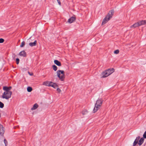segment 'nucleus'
I'll return each instance as SVG.
<instances>
[{
  "label": "nucleus",
  "instance_id": "4468645a",
  "mask_svg": "<svg viewBox=\"0 0 146 146\" xmlns=\"http://www.w3.org/2000/svg\"><path fill=\"white\" fill-rule=\"evenodd\" d=\"M36 40H35L33 42H30L29 43V45L31 47L35 46L36 45Z\"/></svg>",
  "mask_w": 146,
  "mask_h": 146
},
{
  "label": "nucleus",
  "instance_id": "f3484780",
  "mask_svg": "<svg viewBox=\"0 0 146 146\" xmlns=\"http://www.w3.org/2000/svg\"><path fill=\"white\" fill-rule=\"evenodd\" d=\"M52 86V87L55 89L56 88L58 87V86L57 84L55 83H54Z\"/></svg>",
  "mask_w": 146,
  "mask_h": 146
},
{
  "label": "nucleus",
  "instance_id": "4be33fe9",
  "mask_svg": "<svg viewBox=\"0 0 146 146\" xmlns=\"http://www.w3.org/2000/svg\"><path fill=\"white\" fill-rule=\"evenodd\" d=\"M25 43L24 41H23L21 43V45L20 46V47H23L25 45Z\"/></svg>",
  "mask_w": 146,
  "mask_h": 146
},
{
  "label": "nucleus",
  "instance_id": "a878e982",
  "mask_svg": "<svg viewBox=\"0 0 146 146\" xmlns=\"http://www.w3.org/2000/svg\"><path fill=\"white\" fill-rule=\"evenodd\" d=\"M19 58H17L16 59V63L17 64H18L19 63Z\"/></svg>",
  "mask_w": 146,
  "mask_h": 146
},
{
  "label": "nucleus",
  "instance_id": "9d476101",
  "mask_svg": "<svg viewBox=\"0 0 146 146\" xmlns=\"http://www.w3.org/2000/svg\"><path fill=\"white\" fill-rule=\"evenodd\" d=\"M54 62L55 64L58 66H61V62L57 60H54Z\"/></svg>",
  "mask_w": 146,
  "mask_h": 146
},
{
  "label": "nucleus",
  "instance_id": "cd10ccee",
  "mask_svg": "<svg viewBox=\"0 0 146 146\" xmlns=\"http://www.w3.org/2000/svg\"><path fill=\"white\" fill-rule=\"evenodd\" d=\"M4 39L2 38H0V43H2L4 41Z\"/></svg>",
  "mask_w": 146,
  "mask_h": 146
},
{
  "label": "nucleus",
  "instance_id": "dca6fc26",
  "mask_svg": "<svg viewBox=\"0 0 146 146\" xmlns=\"http://www.w3.org/2000/svg\"><path fill=\"white\" fill-rule=\"evenodd\" d=\"M27 91L29 92H30L32 90V88L30 86H28L27 88Z\"/></svg>",
  "mask_w": 146,
  "mask_h": 146
},
{
  "label": "nucleus",
  "instance_id": "aec40b11",
  "mask_svg": "<svg viewBox=\"0 0 146 146\" xmlns=\"http://www.w3.org/2000/svg\"><path fill=\"white\" fill-rule=\"evenodd\" d=\"M54 83L51 82H48V86H52V85H53Z\"/></svg>",
  "mask_w": 146,
  "mask_h": 146
},
{
  "label": "nucleus",
  "instance_id": "7ed1b4c3",
  "mask_svg": "<svg viewBox=\"0 0 146 146\" xmlns=\"http://www.w3.org/2000/svg\"><path fill=\"white\" fill-rule=\"evenodd\" d=\"M103 102V100L101 99H98L97 100L95 104V107L93 109V112L95 113L99 109L101 106Z\"/></svg>",
  "mask_w": 146,
  "mask_h": 146
},
{
  "label": "nucleus",
  "instance_id": "6e6552de",
  "mask_svg": "<svg viewBox=\"0 0 146 146\" xmlns=\"http://www.w3.org/2000/svg\"><path fill=\"white\" fill-rule=\"evenodd\" d=\"M76 20V18L74 17H72L68 20V22L70 23H73Z\"/></svg>",
  "mask_w": 146,
  "mask_h": 146
},
{
  "label": "nucleus",
  "instance_id": "39448f33",
  "mask_svg": "<svg viewBox=\"0 0 146 146\" xmlns=\"http://www.w3.org/2000/svg\"><path fill=\"white\" fill-rule=\"evenodd\" d=\"M19 55L21 56L25 57L27 56V54L25 51L24 50H23L20 52L19 53Z\"/></svg>",
  "mask_w": 146,
  "mask_h": 146
},
{
  "label": "nucleus",
  "instance_id": "9b49d317",
  "mask_svg": "<svg viewBox=\"0 0 146 146\" xmlns=\"http://www.w3.org/2000/svg\"><path fill=\"white\" fill-rule=\"evenodd\" d=\"M140 26L139 24L138 23V22H137L135 24H134L133 25L131 26H130L131 28H136V27H138V26Z\"/></svg>",
  "mask_w": 146,
  "mask_h": 146
},
{
  "label": "nucleus",
  "instance_id": "6ab92c4d",
  "mask_svg": "<svg viewBox=\"0 0 146 146\" xmlns=\"http://www.w3.org/2000/svg\"><path fill=\"white\" fill-rule=\"evenodd\" d=\"M4 106V104L2 102H1L0 101V108H2Z\"/></svg>",
  "mask_w": 146,
  "mask_h": 146
},
{
  "label": "nucleus",
  "instance_id": "2eb2a0df",
  "mask_svg": "<svg viewBox=\"0 0 146 146\" xmlns=\"http://www.w3.org/2000/svg\"><path fill=\"white\" fill-rule=\"evenodd\" d=\"M144 141V139L143 138H141L139 140L138 144L139 145H141L143 143Z\"/></svg>",
  "mask_w": 146,
  "mask_h": 146
},
{
  "label": "nucleus",
  "instance_id": "2f4dec72",
  "mask_svg": "<svg viewBox=\"0 0 146 146\" xmlns=\"http://www.w3.org/2000/svg\"><path fill=\"white\" fill-rule=\"evenodd\" d=\"M57 2L58 4L60 5H61V2L60 0H57Z\"/></svg>",
  "mask_w": 146,
  "mask_h": 146
},
{
  "label": "nucleus",
  "instance_id": "72a5a7b5",
  "mask_svg": "<svg viewBox=\"0 0 146 146\" xmlns=\"http://www.w3.org/2000/svg\"><path fill=\"white\" fill-rule=\"evenodd\" d=\"M8 88H9V91H10V90H11V89L12 87L11 86H10L9 87H8Z\"/></svg>",
  "mask_w": 146,
  "mask_h": 146
},
{
  "label": "nucleus",
  "instance_id": "473e14b6",
  "mask_svg": "<svg viewBox=\"0 0 146 146\" xmlns=\"http://www.w3.org/2000/svg\"><path fill=\"white\" fill-rule=\"evenodd\" d=\"M57 91H58V92H60L61 91V90L60 89L58 88H57Z\"/></svg>",
  "mask_w": 146,
  "mask_h": 146
},
{
  "label": "nucleus",
  "instance_id": "f8f14e48",
  "mask_svg": "<svg viewBox=\"0 0 146 146\" xmlns=\"http://www.w3.org/2000/svg\"><path fill=\"white\" fill-rule=\"evenodd\" d=\"M139 24V26H141L143 25L146 24V21L145 20H142L138 22Z\"/></svg>",
  "mask_w": 146,
  "mask_h": 146
},
{
  "label": "nucleus",
  "instance_id": "0eeeda50",
  "mask_svg": "<svg viewBox=\"0 0 146 146\" xmlns=\"http://www.w3.org/2000/svg\"><path fill=\"white\" fill-rule=\"evenodd\" d=\"M102 78H103L106 77L109 75L106 70L104 71L102 73Z\"/></svg>",
  "mask_w": 146,
  "mask_h": 146
},
{
  "label": "nucleus",
  "instance_id": "f03ea898",
  "mask_svg": "<svg viewBox=\"0 0 146 146\" xmlns=\"http://www.w3.org/2000/svg\"><path fill=\"white\" fill-rule=\"evenodd\" d=\"M114 11L113 10H112L110 11L108 14L103 20L102 23V25L106 23L110 19V18L112 17L114 13Z\"/></svg>",
  "mask_w": 146,
  "mask_h": 146
},
{
  "label": "nucleus",
  "instance_id": "20e7f679",
  "mask_svg": "<svg viewBox=\"0 0 146 146\" xmlns=\"http://www.w3.org/2000/svg\"><path fill=\"white\" fill-rule=\"evenodd\" d=\"M58 77L61 81H63L65 78L64 71L63 70H58L56 72Z\"/></svg>",
  "mask_w": 146,
  "mask_h": 146
},
{
  "label": "nucleus",
  "instance_id": "bb28decb",
  "mask_svg": "<svg viewBox=\"0 0 146 146\" xmlns=\"http://www.w3.org/2000/svg\"><path fill=\"white\" fill-rule=\"evenodd\" d=\"M4 142L5 144V146H6L7 144V141L6 140V139H5L4 140Z\"/></svg>",
  "mask_w": 146,
  "mask_h": 146
},
{
  "label": "nucleus",
  "instance_id": "412c9836",
  "mask_svg": "<svg viewBox=\"0 0 146 146\" xmlns=\"http://www.w3.org/2000/svg\"><path fill=\"white\" fill-rule=\"evenodd\" d=\"M48 82H44L43 83V85L48 86Z\"/></svg>",
  "mask_w": 146,
  "mask_h": 146
},
{
  "label": "nucleus",
  "instance_id": "1a4fd4ad",
  "mask_svg": "<svg viewBox=\"0 0 146 146\" xmlns=\"http://www.w3.org/2000/svg\"><path fill=\"white\" fill-rule=\"evenodd\" d=\"M3 128V126L0 124V135H3L4 132Z\"/></svg>",
  "mask_w": 146,
  "mask_h": 146
},
{
  "label": "nucleus",
  "instance_id": "423d86ee",
  "mask_svg": "<svg viewBox=\"0 0 146 146\" xmlns=\"http://www.w3.org/2000/svg\"><path fill=\"white\" fill-rule=\"evenodd\" d=\"M114 70H115L113 68H112L111 69H108L106 70L109 75L113 73L114 71Z\"/></svg>",
  "mask_w": 146,
  "mask_h": 146
},
{
  "label": "nucleus",
  "instance_id": "f257e3e1",
  "mask_svg": "<svg viewBox=\"0 0 146 146\" xmlns=\"http://www.w3.org/2000/svg\"><path fill=\"white\" fill-rule=\"evenodd\" d=\"M3 90L5 91L3 94L2 98L7 100L10 98L11 97L12 92L9 91L8 87L6 86H4L3 87Z\"/></svg>",
  "mask_w": 146,
  "mask_h": 146
},
{
  "label": "nucleus",
  "instance_id": "7c9ffc66",
  "mask_svg": "<svg viewBox=\"0 0 146 146\" xmlns=\"http://www.w3.org/2000/svg\"><path fill=\"white\" fill-rule=\"evenodd\" d=\"M16 55H15V54H13L12 57L14 59H15V58L16 57Z\"/></svg>",
  "mask_w": 146,
  "mask_h": 146
},
{
  "label": "nucleus",
  "instance_id": "5701e85b",
  "mask_svg": "<svg viewBox=\"0 0 146 146\" xmlns=\"http://www.w3.org/2000/svg\"><path fill=\"white\" fill-rule=\"evenodd\" d=\"M138 143V142L137 141H136L135 140L133 144V146H135Z\"/></svg>",
  "mask_w": 146,
  "mask_h": 146
},
{
  "label": "nucleus",
  "instance_id": "a211bd4d",
  "mask_svg": "<svg viewBox=\"0 0 146 146\" xmlns=\"http://www.w3.org/2000/svg\"><path fill=\"white\" fill-rule=\"evenodd\" d=\"M52 67L53 69L54 70V71H56L57 70V67L56 65H53L52 66Z\"/></svg>",
  "mask_w": 146,
  "mask_h": 146
},
{
  "label": "nucleus",
  "instance_id": "c85d7f7f",
  "mask_svg": "<svg viewBox=\"0 0 146 146\" xmlns=\"http://www.w3.org/2000/svg\"><path fill=\"white\" fill-rule=\"evenodd\" d=\"M143 136V138H146V131L144 132Z\"/></svg>",
  "mask_w": 146,
  "mask_h": 146
},
{
  "label": "nucleus",
  "instance_id": "393cba45",
  "mask_svg": "<svg viewBox=\"0 0 146 146\" xmlns=\"http://www.w3.org/2000/svg\"><path fill=\"white\" fill-rule=\"evenodd\" d=\"M140 138V136H138L137 137H136V139L135 140L136 141H137V142H138L139 141V139Z\"/></svg>",
  "mask_w": 146,
  "mask_h": 146
},
{
  "label": "nucleus",
  "instance_id": "c756f323",
  "mask_svg": "<svg viewBox=\"0 0 146 146\" xmlns=\"http://www.w3.org/2000/svg\"><path fill=\"white\" fill-rule=\"evenodd\" d=\"M87 111L86 110H85V111H82V113L83 115H84L86 114V113H87Z\"/></svg>",
  "mask_w": 146,
  "mask_h": 146
},
{
  "label": "nucleus",
  "instance_id": "b1692460",
  "mask_svg": "<svg viewBox=\"0 0 146 146\" xmlns=\"http://www.w3.org/2000/svg\"><path fill=\"white\" fill-rule=\"evenodd\" d=\"M119 51L118 50H115L114 52V53L116 54H118L119 53Z\"/></svg>",
  "mask_w": 146,
  "mask_h": 146
},
{
  "label": "nucleus",
  "instance_id": "ddd939ff",
  "mask_svg": "<svg viewBox=\"0 0 146 146\" xmlns=\"http://www.w3.org/2000/svg\"><path fill=\"white\" fill-rule=\"evenodd\" d=\"M38 105L36 103L34 104V105L33 106L32 108H31V110H35L38 107Z\"/></svg>",
  "mask_w": 146,
  "mask_h": 146
}]
</instances>
